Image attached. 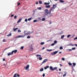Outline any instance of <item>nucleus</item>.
<instances>
[{
  "instance_id": "1",
  "label": "nucleus",
  "mask_w": 77,
  "mask_h": 77,
  "mask_svg": "<svg viewBox=\"0 0 77 77\" xmlns=\"http://www.w3.org/2000/svg\"><path fill=\"white\" fill-rule=\"evenodd\" d=\"M44 14H45V15H48V14L49 15H50L51 14V11L50 12V9L49 12L48 11V10L47 9H46L44 10Z\"/></svg>"
},
{
  "instance_id": "2",
  "label": "nucleus",
  "mask_w": 77,
  "mask_h": 77,
  "mask_svg": "<svg viewBox=\"0 0 77 77\" xmlns=\"http://www.w3.org/2000/svg\"><path fill=\"white\" fill-rule=\"evenodd\" d=\"M57 8V4H53L52 8L50 9V12L52 11L54 12V10Z\"/></svg>"
},
{
  "instance_id": "3",
  "label": "nucleus",
  "mask_w": 77,
  "mask_h": 77,
  "mask_svg": "<svg viewBox=\"0 0 77 77\" xmlns=\"http://www.w3.org/2000/svg\"><path fill=\"white\" fill-rule=\"evenodd\" d=\"M50 70H51V71H54V70L57 69V67H53V66H50Z\"/></svg>"
},
{
  "instance_id": "4",
  "label": "nucleus",
  "mask_w": 77,
  "mask_h": 77,
  "mask_svg": "<svg viewBox=\"0 0 77 77\" xmlns=\"http://www.w3.org/2000/svg\"><path fill=\"white\" fill-rule=\"evenodd\" d=\"M47 61H48V59L47 58L45 59L44 61L42 62V63L41 64V65H42V64H43L47 62Z\"/></svg>"
},
{
  "instance_id": "5",
  "label": "nucleus",
  "mask_w": 77,
  "mask_h": 77,
  "mask_svg": "<svg viewBox=\"0 0 77 77\" xmlns=\"http://www.w3.org/2000/svg\"><path fill=\"white\" fill-rule=\"evenodd\" d=\"M36 56L37 57H39V60H41L42 59V58L41 57V55H36Z\"/></svg>"
},
{
  "instance_id": "6",
  "label": "nucleus",
  "mask_w": 77,
  "mask_h": 77,
  "mask_svg": "<svg viewBox=\"0 0 77 77\" xmlns=\"http://www.w3.org/2000/svg\"><path fill=\"white\" fill-rule=\"evenodd\" d=\"M57 53H58V51H55V52H54L51 53V54L52 55H54V54H57Z\"/></svg>"
},
{
  "instance_id": "7",
  "label": "nucleus",
  "mask_w": 77,
  "mask_h": 77,
  "mask_svg": "<svg viewBox=\"0 0 77 77\" xmlns=\"http://www.w3.org/2000/svg\"><path fill=\"white\" fill-rule=\"evenodd\" d=\"M29 65H28L26 66H25L24 68L26 70H27V69H29Z\"/></svg>"
},
{
  "instance_id": "8",
  "label": "nucleus",
  "mask_w": 77,
  "mask_h": 77,
  "mask_svg": "<svg viewBox=\"0 0 77 77\" xmlns=\"http://www.w3.org/2000/svg\"><path fill=\"white\" fill-rule=\"evenodd\" d=\"M72 64L73 65L72 66V69H74V68H73V67L74 66H75V65H76V63H73Z\"/></svg>"
},
{
  "instance_id": "9",
  "label": "nucleus",
  "mask_w": 77,
  "mask_h": 77,
  "mask_svg": "<svg viewBox=\"0 0 77 77\" xmlns=\"http://www.w3.org/2000/svg\"><path fill=\"white\" fill-rule=\"evenodd\" d=\"M71 45L72 46H74V44L72 43H69V45H66V46H71Z\"/></svg>"
},
{
  "instance_id": "10",
  "label": "nucleus",
  "mask_w": 77,
  "mask_h": 77,
  "mask_svg": "<svg viewBox=\"0 0 77 77\" xmlns=\"http://www.w3.org/2000/svg\"><path fill=\"white\" fill-rule=\"evenodd\" d=\"M13 54V53L12 52H10L8 54V56H10V55H12Z\"/></svg>"
},
{
  "instance_id": "11",
  "label": "nucleus",
  "mask_w": 77,
  "mask_h": 77,
  "mask_svg": "<svg viewBox=\"0 0 77 77\" xmlns=\"http://www.w3.org/2000/svg\"><path fill=\"white\" fill-rule=\"evenodd\" d=\"M18 51L17 50H13L12 51V53H13V54L14 53H16Z\"/></svg>"
},
{
  "instance_id": "12",
  "label": "nucleus",
  "mask_w": 77,
  "mask_h": 77,
  "mask_svg": "<svg viewBox=\"0 0 77 77\" xmlns=\"http://www.w3.org/2000/svg\"><path fill=\"white\" fill-rule=\"evenodd\" d=\"M49 2L48 3L47 2H45L44 3L45 5H50V3L49 2Z\"/></svg>"
},
{
  "instance_id": "13",
  "label": "nucleus",
  "mask_w": 77,
  "mask_h": 77,
  "mask_svg": "<svg viewBox=\"0 0 77 77\" xmlns=\"http://www.w3.org/2000/svg\"><path fill=\"white\" fill-rule=\"evenodd\" d=\"M50 6H51L50 5H46V8H50Z\"/></svg>"
},
{
  "instance_id": "14",
  "label": "nucleus",
  "mask_w": 77,
  "mask_h": 77,
  "mask_svg": "<svg viewBox=\"0 0 77 77\" xmlns=\"http://www.w3.org/2000/svg\"><path fill=\"white\" fill-rule=\"evenodd\" d=\"M49 68V66H47L46 67H45L44 69H47V68Z\"/></svg>"
},
{
  "instance_id": "15",
  "label": "nucleus",
  "mask_w": 77,
  "mask_h": 77,
  "mask_svg": "<svg viewBox=\"0 0 77 77\" xmlns=\"http://www.w3.org/2000/svg\"><path fill=\"white\" fill-rule=\"evenodd\" d=\"M7 36L8 37L11 36H12V34L11 33H10L9 34L7 35Z\"/></svg>"
},
{
  "instance_id": "16",
  "label": "nucleus",
  "mask_w": 77,
  "mask_h": 77,
  "mask_svg": "<svg viewBox=\"0 0 77 77\" xmlns=\"http://www.w3.org/2000/svg\"><path fill=\"white\" fill-rule=\"evenodd\" d=\"M17 29H18V28H16L13 29L14 31V32H16V30H17Z\"/></svg>"
},
{
  "instance_id": "17",
  "label": "nucleus",
  "mask_w": 77,
  "mask_h": 77,
  "mask_svg": "<svg viewBox=\"0 0 77 77\" xmlns=\"http://www.w3.org/2000/svg\"><path fill=\"white\" fill-rule=\"evenodd\" d=\"M24 36L25 35H20V38H23Z\"/></svg>"
},
{
  "instance_id": "18",
  "label": "nucleus",
  "mask_w": 77,
  "mask_h": 77,
  "mask_svg": "<svg viewBox=\"0 0 77 77\" xmlns=\"http://www.w3.org/2000/svg\"><path fill=\"white\" fill-rule=\"evenodd\" d=\"M60 3H65V2L62 0H60Z\"/></svg>"
},
{
  "instance_id": "19",
  "label": "nucleus",
  "mask_w": 77,
  "mask_h": 77,
  "mask_svg": "<svg viewBox=\"0 0 77 77\" xmlns=\"http://www.w3.org/2000/svg\"><path fill=\"white\" fill-rule=\"evenodd\" d=\"M44 71V69L43 68H42L41 69H40V71Z\"/></svg>"
},
{
  "instance_id": "20",
  "label": "nucleus",
  "mask_w": 77,
  "mask_h": 77,
  "mask_svg": "<svg viewBox=\"0 0 77 77\" xmlns=\"http://www.w3.org/2000/svg\"><path fill=\"white\" fill-rule=\"evenodd\" d=\"M64 37H65V35H63L61 36V39H63V38H64Z\"/></svg>"
},
{
  "instance_id": "21",
  "label": "nucleus",
  "mask_w": 77,
  "mask_h": 77,
  "mask_svg": "<svg viewBox=\"0 0 77 77\" xmlns=\"http://www.w3.org/2000/svg\"><path fill=\"white\" fill-rule=\"evenodd\" d=\"M27 34H28V35H30V31H28L27 32Z\"/></svg>"
},
{
  "instance_id": "22",
  "label": "nucleus",
  "mask_w": 77,
  "mask_h": 77,
  "mask_svg": "<svg viewBox=\"0 0 77 77\" xmlns=\"http://www.w3.org/2000/svg\"><path fill=\"white\" fill-rule=\"evenodd\" d=\"M47 51H48L50 52V51H52V49H50H50H47Z\"/></svg>"
},
{
  "instance_id": "23",
  "label": "nucleus",
  "mask_w": 77,
  "mask_h": 77,
  "mask_svg": "<svg viewBox=\"0 0 77 77\" xmlns=\"http://www.w3.org/2000/svg\"><path fill=\"white\" fill-rule=\"evenodd\" d=\"M63 31H61L59 33V34L60 35H62V34H63Z\"/></svg>"
},
{
  "instance_id": "24",
  "label": "nucleus",
  "mask_w": 77,
  "mask_h": 77,
  "mask_svg": "<svg viewBox=\"0 0 77 77\" xmlns=\"http://www.w3.org/2000/svg\"><path fill=\"white\" fill-rule=\"evenodd\" d=\"M68 64L70 66H71L72 67V63H69Z\"/></svg>"
},
{
  "instance_id": "25",
  "label": "nucleus",
  "mask_w": 77,
  "mask_h": 77,
  "mask_svg": "<svg viewBox=\"0 0 77 77\" xmlns=\"http://www.w3.org/2000/svg\"><path fill=\"white\" fill-rule=\"evenodd\" d=\"M76 48H75V47L72 48V50H75Z\"/></svg>"
},
{
  "instance_id": "26",
  "label": "nucleus",
  "mask_w": 77,
  "mask_h": 77,
  "mask_svg": "<svg viewBox=\"0 0 77 77\" xmlns=\"http://www.w3.org/2000/svg\"><path fill=\"white\" fill-rule=\"evenodd\" d=\"M3 42H6L7 41V40H6V39H3Z\"/></svg>"
},
{
  "instance_id": "27",
  "label": "nucleus",
  "mask_w": 77,
  "mask_h": 77,
  "mask_svg": "<svg viewBox=\"0 0 77 77\" xmlns=\"http://www.w3.org/2000/svg\"><path fill=\"white\" fill-rule=\"evenodd\" d=\"M57 42L56 40H55L54 42V44H57Z\"/></svg>"
},
{
  "instance_id": "28",
  "label": "nucleus",
  "mask_w": 77,
  "mask_h": 77,
  "mask_svg": "<svg viewBox=\"0 0 77 77\" xmlns=\"http://www.w3.org/2000/svg\"><path fill=\"white\" fill-rule=\"evenodd\" d=\"M17 73H15L13 77H17Z\"/></svg>"
},
{
  "instance_id": "29",
  "label": "nucleus",
  "mask_w": 77,
  "mask_h": 77,
  "mask_svg": "<svg viewBox=\"0 0 77 77\" xmlns=\"http://www.w3.org/2000/svg\"><path fill=\"white\" fill-rule=\"evenodd\" d=\"M60 50H62L63 49V47L62 46H61L60 48Z\"/></svg>"
},
{
  "instance_id": "30",
  "label": "nucleus",
  "mask_w": 77,
  "mask_h": 77,
  "mask_svg": "<svg viewBox=\"0 0 77 77\" xmlns=\"http://www.w3.org/2000/svg\"><path fill=\"white\" fill-rule=\"evenodd\" d=\"M23 48H24L23 46H22L20 48V49H21V50H23Z\"/></svg>"
},
{
  "instance_id": "31",
  "label": "nucleus",
  "mask_w": 77,
  "mask_h": 77,
  "mask_svg": "<svg viewBox=\"0 0 77 77\" xmlns=\"http://www.w3.org/2000/svg\"><path fill=\"white\" fill-rule=\"evenodd\" d=\"M39 4H42V2L41 1H39Z\"/></svg>"
},
{
  "instance_id": "32",
  "label": "nucleus",
  "mask_w": 77,
  "mask_h": 77,
  "mask_svg": "<svg viewBox=\"0 0 77 77\" xmlns=\"http://www.w3.org/2000/svg\"><path fill=\"white\" fill-rule=\"evenodd\" d=\"M71 36V35H67V38H69V37H70Z\"/></svg>"
},
{
  "instance_id": "33",
  "label": "nucleus",
  "mask_w": 77,
  "mask_h": 77,
  "mask_svg": "<svg viewBox=\"0 0 77 77\" xmlns=\"http://www.w3.org/2000/svg\"><path fill=\"white\" fill-rule=\"evenodd\" d=\"M28 20V21H30V20H25V21L26 22H27V21Z\"/></svg>"
},
{
  "instance_id": "34",
  "label": "nucleus",
  "mask_w": 77,
  "mask_h": 77,
  "mask_svg": "<svg viewBox=\"0 0 77 77\" xmlns=\"http://www.w3.org/2000/svg\"><path fill=\"white\" fill-rule=\"evenodd\" d=\"M27 39H29V38H30V36L28 35L27 37Z\"/></svg>"
},
{
  "instance_id": "35",
  "label": "nucleus",
  "mask_w": 77,
  "mask_h": 77,
  "mask_svg": "<svg viewBox=\"0 0 77 77\" xmlns=\"http://www.w3.org/2000/svg\"><path fill=\"white\" fill-rule=\"evenodd\" d=\"M44 42H42L41 43V45H44Z\"/></svg>"
},
{
  "instance_id": "36",
  "label": "nucleus",
  "mask_w": 77,
  "mask_h": 77,
  "mask_svg": "<svg viewBox=\"0 0 77 77\" xmlns=\"http://www.w3.org/2000/svg\"><path fill=\"white\" fill-rule=\"evenodd\" d=\"M33 22H34V23H36V22H37V20H34L33 21Z\"/></svg>"
},
{
  "instance_id": "37",
  "label": "nucleus",
  "mask_w": 77,
  "mask_h": 77,
  "mask_svg": "<svg viewBox=\"0 0 77 77\" xmlns=\"http://www.w3.org/2000/svg\"><path fill=\"white\" fill-rule=\"evenodd\" d=\"M24 35H23L25 36H26V35H28L27 34V33H24Z\"/></svg>"
},
{
  "instance_id": "38",
  "label": "nucleus",
  "mask_w": 77,
  "mask_h": 77,
  "mask_svg": "<svg viewBox=\"0 0 77 77\" xmlns=\"http://www.w3.org/2000/svg\"><path fill=\"white\" fill-rule=\"evenodd\" d=\"M42 8L41 7H39L38 8V10H41Z\"/></svg>"
},
{
  "instance_id": "39",
  "label": "nucleus",
  "mask_w": 77,
  "mask_h": 77,
  "mask_svg": "<svg viewBox=\"0 0 77 77\" xmlns=\"http://www.w3.org/2000/svg\"><path fill=\"white\" fill-rule=\"evenodd\" d=\"M54 44H55L54 43H52L51 44V46H53L54 45Z\"/></svg>"
},
{
  "instance_id": "40",
  "label": "nucleus",
  "mask_w": 77,
  "mask_h": 77,
  "mask_svg": "<svg viewBox=\"0 0 77 77\" xmlns=\"http://www.w3.org/2000/svg\"><path fill=\"white\" fill-rule=\"evenodd\" d=\"M42 76L43 77H45V73H43V75H42Z\"/></svg>"
},
{
  "instance_id": "41",
  "label": "nucleus",
  "mask_w": 77,
  "mask_h": 77,
  "mask_svg": "<svg viewBox=\"0 0 77 77\" xmlns=\"http://www.w3.org/2000/svg\"><path fill=\"white\" fill-rule=\"evenodd\" d=\"M62 60H63L64 61H65V58H62Z\"/></svg>"
},
{
  "instance_id": "42",
  "label": "nucleus",
  "mask_w": 77,
  "mask_h": 77,
  "mask_svg": "<svg viewBox=\"0 0 77 77\" xmlns=\"http://www.w3.org/2000/svg\"><path fill=\"white\" fill-rule=\"evenodd\" d=\"M66 74H64L63 75V77H65V76H66Z\"/></svg>"
},
{
  "instance_id": "43",
  "label": "nucleus",
  "mask_w": 77,
  "mask_h": 77,
  "mask_svg": "<svg viewBox=\"0 0 77 77\" xmlns=\"http://www.w3.org/2000/svg\"><path fill=\"white\" fill-rule=\"evenodd\" d=\"M33 33V31H32V32H30V34H32Z\"/></svg>"
},
{
  "instance_id": "44",
  "label": "nucleus",
  "mask_w": 77,
  "mask_h": 77,
  "mask_svg": "<svg viewBox=\"0 0 77 77\" xmlns=\"http://www.w3.org/2000/svg\"><path fill=\"white\" fill-rule=\"evenodd\" d=\"M74 40H75V39H77V37H75V38H74Z\"/></svg>"
},
{
  "instance_id": "45",
  "label": "nucleus",
  "mask_w": 77,
  "mask_h": 77,
  "mask_svg": "<svg viewBox=\"0 0 77 77\" xmlns=\"http://www.w3.org/2000/svg\"><path fill=\"white\" fill-rule=\"evenodd\" d=\"M51 23H52V22L50 21V22H49V24H51Z\"/></svg>"
},
{
  "instance_id": "46",
  "label": "nucleus",
  "mask_w": 77,
  "mask_h": 77,
  "mask_svg": "<svg viewBox=\"0 0 77 77\" xmlns=\"http://www.w3.org/2000/svg\"><path fill=\"white\" fill-rule=\"evenodd\" d=\"M20 38V35H18V36L16 37V38Z\"/></svg>"
},
{
  "instance_id": "47",
  "label": "nucleus",
  "mask_w": 77,
  "mask_h": 77,
  "mask_svg": "<svg viewBox=\"0 0 77 77\" xmlns=\"http://www.w3.org/2000/svg\"><path fill=\"white\" fill-rule=\"evenodd\" d=\"M75 36V35H73L72 36V38H73V37H74V36Z\"/></svg>"
},
{
  "instance_id": "48",
  "label": "nucleus",
  "mask_w": 77,
  "mask_h": 77,
  "mask_svg": "<svg viewBox=\"0 0 77 77\" xmlns=\"http://www.w3.org/2000/svg\"><path fill=\"white\" fill-rule=\"evenodd\" d=\"M74 45H75L76 47H77V44H75Z\"/></svg>"
},
{
  "instance_id": "49",
  "label": "nucleus",
  "mask_w": 77,
  "mask_h": 77,
  "mask_svg": "<svg viewBox=\"0 0 77 77\" xmlns=\"http://www.w3.org/2000/svg\"><path fill=\"white\" fill-rule=\"evenodd\" d=\"M59 71H61V69H59Z\"/></svg>"
},
{
  "instance_id": "50",
  "label": "nucleus",
  "mask_w": 77,
  "mask_h": 77,
  "mask_svg": "<svg viewBox=\"0 0 77 77\" xmlns=\"http://www.w3.org/2000/svg\"><path fill=\"white\" fill-rule=\"evenodd\" d=\"M44 49H45V47H43V48H42V50H44Z\"/></svg>"
},
{
  "instance_id": "51",
  "label": "nucleus",
  "mask_w": 77,
  "mask_h": 77,
  "mask_svg": "<svg viewBox=\"0 0 77 77\" xmlns=\"http://www.w3.org/2000/svg\"><path fill=\"white\" fill-rule=\"evenodd\" d=\"M69 51H72V49H69Z\"/></svg>"
},
{
  "instance_id": "52",
  "label": "nucleus",
  "mask_w": 77,
  "mask_h": 77,
  "mask_svg": "<svg viewBox=\"0 0 77 77\" xmlns=\"http://www.w3.org/2000/svg\"><path fill=\"white\" fill-rule=\"evenodd\" d=\"M17 76L18 77H20V75H19V74H17Z\"/></svg>"
},
{
  "instance_id": "53",
  "label": "nucleus",
  "mask_w": 77,
  "mask_h": 77,
  "mask_svg": "<svg viewBox=\"0 0 77 77\" xmlns=\"http://www.w3.org/2000/svg\"><path fill=\"white\" fill-rule=\"evenodd\" d=\"M28 20H32V17L29 18Z\"/></svg>"
},
{
  "instance_id": "54",
  "label": "nucleus",
  "mask_w": 77,
  "mask_h": 77,
  "mask_svg": "<svg viewBox=\"0 0 77 77\" xmlns=\"http://www.w3.org/2000/svg\"><path fill=\"white\" fill-rule=\"evenodd\" d=\"M20 23V20H19L17 21V23Z\"/></svg>"
},
{
  "instance_id": "55",
  "label": "nucleus",
  "mask_w": 77,
  "mask_h": 77,
  "mask_svg": "<svg viewBox=\"0 0 77 77\" xmlns=\"http://www.w3.org/2000/svg\"><path fill=\"white\" fill-rule=\"evenodd\" d=\"M36 5H38V2H37L36 3Z\"/></svg>"
},
{
  "instance_id": "56",
  "label": "nucleus",
  "mask_w": 77,
  "mask_h": 77,
  "mask_svg": "<svg viewBox=\"0 0 77 77\" xmlns=\"http://www.w3.org/2000/svg\"><path fill=\"white\" fill-rule=\"evenodd\" d=\"M61 53H62V52H60L59 53V54H61Z\"/></svg>"
},
{
  "instance_id": "57",
  "label": "nucleus",
  "mask_w": 77,
  "mask_h": 77,
  "mask_svg": "<svg viewBox=\"0 0 77 77\" xmlns=\"http://www.w3.org/2000/svg\"><path fill=\"white\" fill-rule=\"evenodd\" d=\"M3 61H5V59L4 58L3 59Z\"/></svg>"
},
{
  "instance_id": "58",
  "label": "nucleus",
  "mask_w": 77,
  "mask_h": 77,
  "mask_svg": "<svg viewBox=\"0 0 77 77\" xmlns=\"http://www.w3.org/2000/svg\"><path fill=\"white\" fill-rule=\"evenodd\" d=\"M60 66H62V64H60Z\"/></svg>"
},
{
  "instance_id": "59",
  "label": "nucleus",
  "mask_w": 77,
  "mask_h": 77,
  "mask_svg": "<svg viewBox=\"0 0 77 77\" xmlns=\"http://www.w3.org/2000/svg\"><path fill=\"white\" fill-rule=\"evenodd\" d=\"M42 20H45V18H43L42 19Z\"/></svg>"
},
{
  "instance_id": "60",
  "label": "nucleus",
  "mask_w": 77,
  "mask_h": 77,
  "mask_svg": "<svg viewBox=\"0 0 77 77\" xmlns=\"http://www.w3.org/2000/svg\"><path fill=\"white\" fill-rule=\"evenodd\" d=\"M42 21H45V20H42Z\"/></svg>"
},
{
  "instance_id": "61",
  "label": "nucleus",
  "mask_w": 77,
  "mask_h": 77,
  "mask_svg": "<svg viewBox=\"0 0 77 77\" xmlns=\"http://www.w3.org/2000/svg\"><path fill=\"white\" fill-rule=\"evenodd\" d=\"M4 65L5 66H6V64H4Z\"/></svg>"
},
{
  "instance_id": "62",
  "label": "nucleus",
  "mask_w": 77,
  "mask_h": 77,
  "mask_svg": "<svg viewBox=\"0 0 77 77\" xmlns=\"http://www.w3.org/2000/svg\"><path fill=\"white\" fill-rule=\"evenodd\" d=\"M26 31H24V33H26Z\"/></svg>"
},
{
  "instance_id": "63",
  "label": "nucleus",
  "mask_w": 77,
  "mask_h": 77,
  "mask_svg": "<svg viewBox=\"0 0 77 77\" xmlns=\"http://www.w3.org/2000/svg\"><path fill=\"white\" fill-rule=\"evenodd\" d=\"M18 32H20V29L18 30Z\"/></svg>"
},
{
  "instance_id": "64",
  "label": "nucleus",
  "mask_w": 77,
  "mask_h": 77,
  "mask_svg": "<svg viewBox=\"0 0 77 77\" xmlns=\"http://www.w3.org/2000/svg\"><path fill=\"white\" fill-rule=\"evenodd\" d=\"M7 49H8V48H6L5 49V50H7Z\"/></svg>"
}]
</instances>
